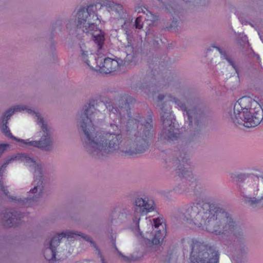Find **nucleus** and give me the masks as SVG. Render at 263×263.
<instances>
[{"label":"nucleus","instance_id":"0eeeda50","mask_svg":"<svg viewBox=\"0 0 263 263\" xmlns=\"http://www.w3.org/2000/svg\"><path fill=\"white\" fill-rule=\"evenodd\" d=\"M190 245L191 263H219V254L213 247L196 239H192Z\"/></svg>","mask_w":263,"mask_h":263},{"label":"nucleus","instance_id":"2eb2a0df","mask_svg":"<svg viewBox=\"0 0 263 263\" xmlns=\"http://www.w3.org/2000/svg\"><path fill=\"white\" fill-rule=\"evenodd\" d=\"M22 217L21 214L17 213L14 210H7L4 213V224L8 227L14 226L18 218Z\"/></svg>","mask_w":263,"mask_h":263},{"label":"nucleus","instance_id":"cd10ccee","mask_svg":"<svg viewBox=\"0 0 263 263\" xmlns=\"http://www.w3.org/2000/svg\"><path fill=\"white\" fill-rule=\"evenodd\" d=\"M136 11H138V12L139 13H140V10H139V9H138V10H137Z\"/></svg>","mask_w":263,"mask_h":263},{"label":"nucleus","instance_id":"f8f14e48","mask_svg":"<svg viewBox=\"0 0 263 263\" xmlns=\"http://www.w3.org/2000/svg\"><path fill=\"white\" fill-rule=\"evenodd\" d=\"M135 214L143 215L151 212L154 209V202L152 200H145L143 198H137L135 201ZM140 218L139 215L135 216L133 221L136 224H138V229L140 231L139 221Z\"/></svg>","mask_w":263,"mask_h":263},{"label":"nucleus","instance_id":"4468645a","mask_svg":"<svg viewBox=\"0 0 263 263\" xmlns=\"http://www.w3.org/2000/svg\"><path fill=\"white\" fill-rule=\"evenodd\" d=\"M179 165L177 169V173L180 177L189 179L192 175L190 167H189V160L184 157L181 160H179Z\"/></svg>","mask_w":263,"mask_h":263},{"label":"nucleus","instance_id":"f257e3e1","mask_svg":"<svg viewBox=\"0 0 263 263\" xmlns=\"http://www.w3.org/2000/svg\"><path fill=\"white\" fill-rule=\"evenodd\" d=\"M135 100L127 95L114 102L91 100L85 106L81 126L90 153L105 155L117 153L131 157L145 152L153 136L152 112L146 117L130 115Z\"/></svg>","mask_w":263,"mask_h":263},{"label":"nucleus","instance_id":"a211bd4d","mask_svg":"<svg viewBox=\"0 0 263 263\" xmlns=\"http://www.w3.org/2000/svg\"><path fill=\"white\" fill-rule=\"evenodd\" d=\"M213 47L216 48L217 49V50L219 51V52L221 54V55H222L223 57V58L224 59H226L229 62L230 65L232 66V67L234 68V69H235L236 70V68L235 66L234 62L230 59L229 58V57L227 56V55L226 54L225 52L223 51L222 50H221L220 49V48H219L218 47L214 46Z\"/></svg>","mask_w":263,"mask_h":263},{"label":"nucleus","instance_id":"393cba45","mask_svg":"<svg viewBox=\"0 0 263 263\" xmlns=\"http://www.w3.org/2000/svg\"><path fill=\"white\" fill-rule=\"evenodd\" d=\"M148 221L149 222V228H153V224L151 220L149 219V220H148Z\"/></svg>","mask_w":263,"mask_h":263},{"label":"nucleus","instance_id":"423d86ee","mask_svg":"<svg viewBox=\"0 0 263 263\" xmlns=\"http://www.w3.org/2000/svg\"><path fill=\"white\" fill-rule=\"evenodd\" d=\"M90 45L89 43L87 46L84 43H80L81 59L91 69L101 73L107 74L116 71L119 69L120 64L117 60L106 58L102 62V59L97 58V54L93 53L92 50H86Z\"/></svg>","mask_w":263,"mask_h":263},{"label":"nucleus","instance_id":"5701e85b","mask_svg":"<svg viewBox=\"0 0 263 263\" xmlns=\"http://www.w3.org/2000/svg\"><path fill=\"white\" fill-rule=\"evenodd\" d=\"M9 144H0V157L4 153V152L6 149V148L9 147Z\"/></svg>","mask_w":263,"mask_h":263},{"label":"nucleus","instance_id":"aec40b11","mask_svg":"<svg viewBox=\"0 0 263 263\" xmlns=\"http://www.w3.org/2000/svg\"><path fill=\"white\" fill-rule=\"evenodd\" d=\"M14 158H10L9 159L7 160L2 165L1 167L0 168V174L4 172V169L10 163V162L12 160H14Z\"/></svg>","mask_w":263,"mask_h":263},{"label":"nucleus","instance_id":"6ab92c4d","mask_svg":"<svg viewBox=\"0 0 263 263\" xmlns=\"http://www.w3.org/2000/svg\"><path fill=\"white\" fill-rule=\"evenodd\" d=\"M142 17L138 16L137 17L135 21V27L137 29H141L143 28V24H142Z\"/></svg>","mask_w":263,"mask_h":263},{"label":"nucleus","instance_id":"b1692460","mask_svg":"<svg viewBox=\"0 0 263 263\" xmlns=\"http://www.w3.org/2000/svg\"><path fill=\"white\" fill-rule=\"evenodd\" d=\"M0 189L7 196H8L9 192L8 190L1 183H0Z\"/></svg>","mask_w":263,"mask_h":263},{"label":"nucleus","instance_id":"a878e982","mask_svg":"<svg viewBox=\"0 0 263 263\" xmlns=\"http://www.w3.org/2000/svg\"><path fill=\"white\" fill-rule=\"evenodd\" d=\"M194 185L197 186L196 182V181L194 182L193 181H192V184H191L192 186H194Z\"/></svg>","mask_w":263,"mask_h":263},{"label":"nucleus","instance_id":"9d476101","mask_svg":"<svg viewBox=\"0 0 263 263\" xmlns=\"http://www.w3.org/2000/svg\"><path fill=\"white\" fill-rule=\"evenodd\" d=\"M164 106L162 105L161 110L163 111L161 119L162 122L163 129L161 134V137L164 139L169 140H176L179 134L178 129L175 128L173 122V115L171 112V107L169 106L166 107V111H164Z\"/></svg>","mask_w":263,"mask_h":263},{"label":"nucleus","instance_id":"7ed1b4c3","mask_svg":"<svg viewBox=\"0 0 263 263\" xmlns=\"http://www.w3.org/2000/svg\"><path fill=\"white\" fill-rule=\"evenodd\" d=\"M98 7L100 9L105 7L108 11H114L121 15L120 18L124 20L121 28L129 40L130 32L128 29L130 24L127 20V15L123 11V6L108 0H101L95 4L88 6L86 9L85 8L80 9L75 20L77 29H81L84 33L91 35L94 42L97 45V49H102L105 38L104 32L98 27L101 23L100 19L96 13Z\"/></svg>","mask_w":263,"mask_h":263},{"label":"nucleus","instance_id":"dca6fc26","mask_svg":"<svg viewBox=\"0 0 263 263\" xmlns=\"http://www.w3.org/2000/svg\"><path fill=\"white\" fill-rule=\"evenodd\" d=\"M261 182L263 184V177H261ZM258 198H259V197ZM244 201L246 203L250 206L255 207L260 206L263 204V196H261L258 199L246 197L245 198Z\"/></svg>","mask_w":263,"mask_h":263},{"label":"nucleus","instance_id":"f3484780","mask_svg":"<svg viewBox=\"0 0 263 263\" xmlns=\"http://www.w3.org/2000/svg\"><path fill=\"white\" fill-rule=\"evenodd\" d=\"M142 12L144 13H146L147 18H145L147 21H151V23H148L149 25H152L156 20H157V16L151 12L149 11L146 8H144V10H142Z\"/></svg>","mask_w":263,"mask_h":263},{"label":"nucleus","instance_id":"bb28decb","mask_svg":"<svg viewBox=\"0 0 263 263\" xmlns=\"http://www.w3.org/2000/svg\"><path fill=\"white\" fill-rule=\"evenodd\" d=\"M255 179L256 181H258V180H259V177H258V176H255V179Z\"/></svg>","mask_w":263,"mask_h":263},{"label":"nucleus","instance_id":"1a4fd4ad","mask_svg":"<svg viewBox=\"0 0 263 263\" xmlns=\"http://www.w3.org/2000/svg\"><path fill=\"white\" fill-rule=\"evenodd\" d=\"M77 236H81L96 247L95 243L92 241V238L87 235H82L81 233H74L70 231L63 232L54 236L50 242L49 247L45 249L44 253L45 259L49 261L55 260L56 249L63 238L70 239Z\"/></svg>","mask_w":263,"mask_h":263},{"label":"nucleus","instance_id":"c85d7f7f","mask_svg":"<svg viewBox=\"0 0 263 263\" xmlns=\"http://www.w3.org/2000/svg\"><path fill=\"white\" fill-rule=\"evenodd\" d=\"M11 199H12V200H15V198H11Z\"/></svg>","mask_w":263,"mask_h":263},{"label":"nucleus","instance_id":"f03ea898","mask_svg":"<svg viewBox=\"0 0 263 263\" xmlns=\"http://www.w3.org/2000/svg\"><path fill=\"white\" fill-rule=\"evenodd\" d=\"M182 218L192 228H199L216 235H240V228L231 215L217 204L201 202L187 205Z\"/></svg>","mask_w":263,"mask_h":263},{"label":"nucleus","instance_id":"6e6552de","mask_svg":"<svg viewBox=\"0 0 263 263\" xmlns=\"http://www.w3.org/2000/svg\"><path fill=\"white\" fill-rule=\"evenodd\" d=\"M19 158L24 162L25 165L34 168V182H36V185L30 191V193H36V194H34L32 197L25 199V200H26V202L28 201H36L43 192V178L42 173V166L40 164H37L35 161L26 154H21L19 156Z\"/></svg>","mask_w":263,"mask_h":263},{"label":"nucleus","instance_id":"ddd939ff","mask_svg":"<svg viewBox=\"0 0 263 263\" xmlns=\"http://www.w3.org/2000/svg\"><path fill=\"white\" fill-rule=\"evenodd\" d=\"M167 97V99L166 100V103L167 102H174L178 107H179L181 109L183 110L184 111V116H186L187 118V120L189 122V125H191L193 123V117L195 116L197 117L196 115V108H194L193 109H188L186 107L185 104L183 103L180 100L175 98L172 96H164V95H159L158 97V100L159 101H162L164 100V98Z\"/></svg>","mask_w":263,"mask_h":263},{"label":"nucleus","instance_id":"39448f33","mask_svg":"<svg viewBox=\"0 0 263 263\" xmlns=\"http://www.w3.org/2000/svg\"><path fill=\"white\" fill-rule=\"evenodd\" d=\"M24 110L23 108L17 106L13 108L8 109L3 115L1 119L0 125L2 126V131L6 136L18 142L24 144H29L30 145L41 148L45 151H49L52 146V141L49 135V130L46 124L44 122L43 118L40 115H36L37 123L41 126L43 134L39 141H29V140H24L13 136L11 133L7 124L8 120L15 111Z\"/></svg>","mask_w":263,"mask_h":263},{"label":"nucleus","instance_id":"9b49d317","mask_svg":"<svg viewBox=\"0 0 263 263\" xmlns=\"http://www.w3.org/2000/svg\"><path fill=\"white\" fill-rule=\"evenodd\" d=\"M154 226L156 229H159L156 230L154 237L151 239L145 238L142 235V232H139L137 234L138 239L146 244L151 243L153 245H158L162 242L166 234V226L163 224V219L160 218L154 219Z\"/></svg>","mask_w":263,"mask_h":263},{"label":"nucleus","instance_id":"4be33fe9","mask_svg":"<svg viewBox=\"0 0 263 263\" xmlns=\"http://www.w3.org/2000/svg\"><path fill=\"white\" fill-rule=\"evenodd\" d=\"M232 177H233L234 179H236V181H239V180H242L246 179V176L245 175L240 174L236 176V175H234V176H232Z\"/></svg>","mask_w":263,"mask_h":263},{"label":"nucleus","instance_id":"412c9836","mask_svg":"<svg viewBox=\"0 0 263 263\" xmlns=\"http://www.w3.org/2000/svg\"><path fill=\"white\" fill-rule=\"evenodd\" d=\"M118 254H119V256L122 257L123 260L125 261H130L132 260H138L136 258H135V259L133 258V256H132V258H130L128 256H126L123 255L120 252H118Z\"/></svg>","mask_w":263,"mask_h":263},{"label":"nucleus","instance_id":"20e7f679","mask_svg":"<svg viewBox=\"0 0 263 263\" xmlns=\"http://www.w3.org/2000/svg\"><path fill=\"white\" fill-rule=\"evenodd\" d=\"M232 119L235 124L255 127L263 119V110L257 101L249 97H243L235 104Z\"/></svg>","mask_w":263,"mask_h":263}]
</instances>
